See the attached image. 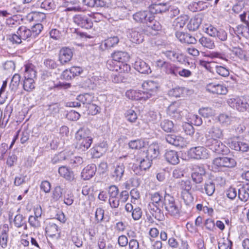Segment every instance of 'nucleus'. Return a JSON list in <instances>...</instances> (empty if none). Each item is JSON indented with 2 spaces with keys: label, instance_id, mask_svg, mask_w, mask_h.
<instances>
[{
  "label": "nucleus",
  "instance_id": "nucleus-1",
  "mask_svg": "<svg viewBox=\"0 0 249 249\" xmlns=\"http://www.w3.org/2000/svg\"><path fill=\"white\" fill-rule=\"evenodd\" d=\"M75 139L76 147L82 151H85L89 148L92 142L90 132L88 128L79 129L75 134Z\"/></svg>",
  "mask_w": 249,
  "mask_h": 249
},
{
  "label": "nucleus",
  "instance_id": "nucleus-2",
  "mask_svg": "<svg viewBox=\"0 0 249 249\" xmlns=\"http://www.w3.org/2000/svg\"><path fill=\"white\" fill-rule=\"evenodd\" d=\"M162 203L163 207L169 214L174 216H178L180 207L173 196L165 193Z\"/></svg>",
  "mask_w": 249,
  "mask_h": 249
},
{
  "label": "nucleus",
  "instance_id": "nucleus-3",
  "mask_svg": "<svg viewBox=\"0 0 249 249\" xmlns=\"http://www.w3.org/2000/svg\"><path fill=\"white\" fill-rule=\"evenodd\" d=\"M144 101L151 98H155L159 90V85L157 82L152 80L145 81L142 85Z\"/></svg>",
  "mask_w": 249,
  "mask_h": 249
},
{
  "label": "nucleus",
  "instance_id": "nucleus-4",
  "mask_svg": "<svg viewBox=\"0 0 249 249\" xmlns=\"http://www.w3.org/2000/svg\"><path fill=\"white\" fill-rule=\"evenodd\" d=\"M124 170L125 166L123 163L116 162L110 167V176L115 181H120L124 176Z\"/></svg>",
  "mask_w": 249,
  "mask_h": 249
},
{
  "label": "nucleus",
  "instance_id": "nucleus-5",
  "mask_svg": "<svg viewBox=\"0 0 249 249\" xmlns=\"http://www.w3.org/2000/svg\"><path fill=\"white\" fill-rule=\"evenodd\" d=\"M213 164L214 167L222 169L223 168H233L236 166V162L233 158L222 157L215 158Z\"/></svg>",
  "mask_w": 249,
  "mask_h": 249
},
{
  "label": "nucleus",
  "instance_id": "nucleus-6",
  "mask_svg": "<svg viewBox=\"0 0 249 249\" xmlns=\"http://www.w3.org/2000/svg\"><path fill=\"white\" fill-rule=\"evenodd\" d=\"M187 155L191 159H206L209 157V153L205 147L197 146L190 148L187 152Z\"/></svg>",
  "mask_w": 249,
  "mask_h": 249
},
{
  "label": "nucleus",
  "instance_id": "nucleus-7",
  "mask_svg": "<svg viewBox=\"0 0 249 249\" xmlns=\"http://www.w3.org/2000/svg\"><path fill=\"white\" fill-rule=\"evenodd\" d=\"M204 31L209 36L216 37L222 41H224L227 39V33L223 29H217L210 25L206 26Z\"/></svg>",
  "mask_w": 249,
  "mask_h": 249
},
{
  "label": "nucleus",
  "instance_id": "nucleus-8",
  "mask_svg": "<svg viewBox=\"0 0 249 249\" xmlns=\"http://www.w3.org/2000/svg\"><path fill=\"white\" fill-rule=\"evenodd\" d=\"M73 22L78 26L85 29L91 28L93 26L91 19L88 15L77 14L73 18Z\"/></svg>",
  "mask_w": 249,
  "mask_h": 249
},
{
  "label": "nucleus",
  "instance_id": "nucleus-9",
  "mask_svg": "<svg viewBox=\"0 0 249 249\" xmlns=\"http://www.w3.org/2000/svg\"><path fill=\"white\" fill-rule=\"evenodd\" d=\"M107 67L110 71H121L124 73H127L130 70V67L126 63H121L114 60H108L107 61Z\"/></svg>",
  "mask_w": 249,
  "mask_h": 249
},
{
  "label": "nucleus",
  "instance_id": "nucleus-10",
  "mask_svg": "<svg viewBox=\"0 0 249 249\" xmlns=\"http://www.w3.org/2000/svg\"><path fill=\"white\" fill-rule=\"evenodd\" d=\"M228 105L232 108H235L240 111H244L248 109L247 101L243 98H231L227 101Z\"/></svg>",
  "mask_w": 249,
  "mask_h": 249
},
{
  "label": "nucleus",
  "instance_id": "nucleus-11",
  "mask_svg": "<svg viewBox=\"0 0 249 249\" xmlns=\"http://www.w3.org/2000/svg\"><path fill=\"white\" fill-rule=\"evenodd\" d=\"M207 146L217 154H226L229 152L228 148L219 140L205 142Z\"/></svg>",
  "mask_w": 249,
  "mask_h": 249
},
{
  "label": "nucleus",
  "instance_id": "nucleus-12",
  "mask_svg": "<svg viewBox=\"0 0 249 249\" xmlns=\"http://www.w3.org/2000/svg\"><path fill=\"white\" fill-rule=\"evenodd\" d=\"M206 89L209 92L218 95H225L228 92V89L225 86L216 82L207 84Z\"/></svg>",
  "mask_w": 249,
  "mask_h": 249
},
{
  "label": "nucleus",
  "instance_id": "nucleus-13",
  "mask_svg": "<svg viewBox=\"0 0 249 249\" xmlns=\"http://www.w3.org/2000/svg\"><path fill=\"white\" fill-rule=\"evenodd\" d=\"M133 19L137 22L148 23V21H152L154 19L153 15L148 11H142L137 12L133 15Z\"/></svg>",
  "mask_w": 249,
  "mask_h": 249
},
{
  "label": "nucleus",
  "instance_id": "nucleus-14",
  "mask_svg": "<svg viewBox=\"0 0 249 249\" xmlns=\"http://www.w3.org/2000/svg\"><path fill=\"white\" fill-rule=\"evenodd\" d=\"M223 137V130L218 126H213L206 134V142L214 141Z\"/></svg>",
  "mask_w": 249,
  "mask_h": 249
},
{
  "label": "nucleus",
  "instance_id": "nucleus-15",
  "mask_svg": "<svg viewBox=\"0 0 249 249\" xmlns=\"http://www.w3.org/2000/svg\"><path fill=\"white\" fill-rule=\"evenodd\" d=\"M152 161L146 156L144 158L138 159L137 161L139 163V167H135L134 172L137 175H141L143 174L144 171L151 167Z\"/></svg>",
  "mask_w": 249,
  "mask_h": 249
},
{
  "label": "nucleus",
  "instance_id": "nucleus-16",
  "mask_svg": "<svg viewBox=\"0 0 249 249\" xmlns=\"http://www.w3.org/2000/svg\"><path fill=\"white\" fill-rule=\"evenodd\" d=\"M228 144L231 149L236 151L246 152L249 149V146L247 143L244 142L237 141L234 138L229 139Z\"/></svg>",
  "mask_w": 249,
  "mask_h": 249
},
{
  "label": "nucleus",
  "instance_id": "nucleus-17",
  "mask_svg": "<svg viewBox=\"0 0 249 249\" xmlns=\"http://www.w3.org/2000/svg\"><path fill=\"white\" fill-rule=\"evenodd\" d=\"M141 31V29L140 28H135L128 30L127 36L130 38L131 41L137 44L142 42L143 38Z\"/></svg>",
  "mask_w": 249,
  "mask_h": 249
},
{
  "label": "nucleus",
  "instance_id": "nucleus-18",
  "mask_svg": "<svg viewBox=\"0 0 249 249\" xmlns=\"http://www.w3.org/2000/svg\"><path fill=\"white\" fill-rule=\"evenodd\" d=\"M73 54L71 49L67 47H63L59 51V61L62 65L67 64L71 60Z\"/></svg>",
  "mask_w": 249,
  "mask_h": 249
},
{
  "label": "nucleus",
  "instance_id": "nucleus-19",
  "mask_svg": "<svg viewBox=\"0 0 249 249\" xmlns=\"http://www.w3.org/2000/svg\"><path fill=\"white\" fill-rule=\"evenodd\" d=\"M182 107H180L178 102H174L171 104L168 108V113L172 118L179 119L181 117Z\"/></svg>",
  "mask_w": 249,
  "mask_h": 249
},
{
  "label": "nucleus",
  "instance_id": "nucleus-20",
  "mask_svg": "<svg viewBox=\"0 0 249 249\" xmlns=\"http://www.w3.org/2000/svg\"><path fill=\"white\" fill-rule=\"evenodd\" d=\"M218 120L220 123L224 126L232 124L239 121L238 119L232 116L231 114L226 113L220 114L218 117Z\"/></svg>",
  "mask_w": 249,
  "mask_h": 249
},
{
  "label": "nucleus",
  "instance_id": "nucleus-21",
  "mask_svg": "<svg viewBox=\"0 0 249 249\" xmlns=\"http://www.w3.org/2000/svg\"><path fill=\"white\" fill-rule=\"evenodd\" d=\"M117 36L109 37L103 41L100 45V49L103 51L110 49L115 47L119 42Z\"/></svg>",
  "mask_w": 249,
  "mask_h": 249
},
{
  "label": "nucleus",
  "instance_id": "nucleus-22",
  "mask_svg": "<svg viewBox=\"0 0 249 249\" xmlns=\"http://www.w3.org/2000/svg\"><path fill=\"white\" fill-rule=\"evenodd\" d=\"M176 36L178 40L183 43L195 44L196 42V39L188 33L177 32Z\"/></svg>",
  "mask_w": 249,
  "mask_h": 249
},
{
  "label": "nucleus",
  "instance_id": "nucleus-23",
  "mask_svg": "<svg viewBox=\"0 0 249 249\" xmlns=\"http://www.w3.org/2000/svg\"><path fill=\"white\" fill-rule=\"evenodd\" d=\"M134 68L142 73L148 74L151 72L150 66L146 62L140 59H138L135 61Z\"/></svg>",
  "mask_w": 249,
  "mask_h": 249
},
{
  "label": "nucleus",
  "instance_id": "nucleus-24",
  "mask_svg": "<svg viewBox=\"0 0 249 249\" xmlns=\"http://www.w3.org/2000/svg\"><path fill=\"white\" fill-rule=\"evenodd\" d=\"M97 168L95 164L88 165L85 167L81 173V176L84 180H88L95 174Z\"/></svg>",
  "mask_w": 249,
  "mask_h": 249
},
{
  "label": "nucleus",
  "instance_id": "nucleus-25",
  "mask_svg": "<svg viewBox=\"0 0 249 249\" xmlns=\"http://www.w3.org/2000/svg\"><path fill=\"white\" fill-rule=\"evenodd\" d=\"M159 145L156 143H153L148 146L145 156L152 160L159 156Z\"/></svg>",
  "mask_w": 249,
  "mask_h": 249
},
{
  "label": "nucleus",
  "instance_id": "nucleus-26",
  "mask_svg": "<svg viewBox=\"0 0 249 249\" xmlns=\"http://www.w3.org/2000/svg\"><path fill=\"white\" fill-rule=\"evenodd\" d=\"M9 227L7 224H4L0 233V246L3 249L7 247L8 240Z\"/></svg>",
  "mask_w": 249,
  "mask_h": 249
},
{
  "label": "nucleus",
  "instance_id": "nucleus-27",
  "mask_svg": "<svg viewBox=\"0 0 249 249\" xmlns=\"http://www.w3.org/2000/svg\"><path fill=\"white\" fill-rule=\"evenodd\" d=\"M165 139L167 142L176 146H182L184 144L183 138L179 136L168 134L166 136Z\"/></svg>",
  "mask_w": 249,
  "mask_h": 249
},
{
  "label": "nucleus",
  "instance_id": "nucleus-28",
  "mask_svg": "<svg viewBox=\"0 0 249 249\" xmlns=\"http://www.w3.org/2000/svg\"><path fill=\"white\" fill-rule=\"evenodd\" d=\"M111 57L114 60L121 63H126L129 59V54L125 52L117 51L111 54Z\"/></svg>",
  "mask_w": 249,
  "mask_h": 249
},
{
  "label": "nucleus",
  "instance_id": "nucleus-29",
  "mask_svg": "<svg viewBox=\"0 0 249 249\" xmlns=\"http://www.w3.org/2000/svg\"><path fill=\"white\" fill-rule=\"evenodd\" d=\"M165 55L172 61H178L182 63L185 61L184 56L181 53H177L172 51H168L164 53Z\"/></svg>",
  "mask_w": 249,
  "mask_h": 249
},
{
  "label": "nucleus",
  "instance_id": "nucleus-30",
  "mask_svg": "<svg viewBox=\"0 0 249 249\" xmlns=\"http://www.w3.org/2000/svg\"><path fill=\"white\" fill-rule=\"evenodd\" d=\"M58 173L60 176L69 181H72L74 178V176L72 171L65 166L59 168Z\"/></svg>",
  "mask_w": 249,
  "mask_h": 249
},
{
  "label": "nucleus",
  "instance_id": "nucleus-31",
  "mask_svg": "<svg viewBox=\"0 0 249 249\" xmlns=\"http://www.w3.org/2000/svg\"><path fill=\"white\" fill-rule=\"evenodd\" d=\"M126 96L131 100H143L144 96L142 90L130 89L126 91Z\"/></svg>",
  "mask_w": 249,
  "mask_h": 249
},
{
  "label": "nucleus",
  "instance_id": "nucleus-32",
  "mask_svg": "<svg viewBox=\"0 0 249 249\" xmlns=\"http://www.w3.org/2000/svg\"><path fill=\"white\" fill-rule=\"evenodd\" d=\"M165 157L168 162L174 165L178 164L179 161L177 152L174 150L167 151Z\"/></svg>",
  "mask_w": 249,
  "mask_h": 249
},
{
  "label": "nucleus",
  "instance_id": "nucleus-33",
  "mask_svg": "<svg viewBox=\"0 0 249 249\" xmlns=\"http://www.w3.org/2000/svg\"><path fill=\"white\" fill-rule=\"evenodd\" d=\"M65 5L67 7V11L79 12L82 11V8L79 4V1L77 0H67Z\"/></svg>",
  "mask_w": 249,
  "mask_h": 249
},
{
  "label": "nucleus",
  "instance_id": "nucleus-34",
  "mask_svg": "<svg viewBox=\"0 0 249 249\" xmlns=\"http://www.w3.org/2000/svg\"><path fill=\"white\" fill-rule=\"evenodd\" d=\"M17 33L18 34L22 40H25L33 38L30 29L24 26L19 27Z\"/></svg>",
  "mask_w": 249,
  "mask_h": 249
},
{
  "label": "nucleus",
  "instance_id": "nucleus-35",
  "mask_svg": "<svg viewBox=\"0 0 249 249\" xmlns=\"http://www.w3.org/2000/svg\"><path fill=\"white\" fill-rule=\"evenodd\" d=\"M45 231L48 235L53 236L58 233V227L55 223L49 222L46 224Z\"/></svg>",
  "mask_w": 249,
  "mask_h": 249
},
{
  "label": "nucleus",
  "instance_id": "nucleus-36",
  "mask_svg": "<svg viewBox=\"0 0 249 249\" xmlns=\"http://www.w3.org/2000/svg\"><path fill=\"white\" fill-rule=\"evenodd\" d=\"M36 73L35 66L33 64H28L25 65L24 78L35 79L36 77Z\"/></svg>",
  "mask_w": 249,
  "mask_h": 249
},
{
  "label": "nucleus",
  "instance_id": "nucleus-37",
  "mask_svg": "<svg viewBox=\"0 0 249 249\" xmlns=\"http://www.w3.org/2000/svg\"><path fill=\"white\" fill-rule=\"evenodd\" d=\"M93 98V97L91 95L85 93L78 95L76 99L80 102V104H82L85 105L86 107H87L89 104L92 102Z\"/></svg>",
  "mask_w": 249,
  "mask_h": 249
},
{
  "label": "nucleus",
  "instance_id": "nucleus-38",
  "mask_svg": "<svg viewBox=\"0 0 249 249\" xmlns=\"http://www.w3.org/2000/svg\"><path fill=\"white\" fill-rule=\"evenodd\" d=\"M23 89L27 92H31L35 88V82L34 79L32 78H24L23 83Z\"/></svg>",
  "mask_w": 249,
  "mask_h": 249
},
{
  "label": "nucleus",
  "instance_id": "nucleus-39",
  "mask_svg": "<svg viewBox=\"0 0 249 249\" xmlns=\"http://www.w3.org/2000/svg\"><path fill=\"white\" fill-rule=\"evenodd\" d=\"M201 23V18L195 17L190 19L187 24V28L190 31H194L196 30Z\"/></svg>",
  "mask_w": 249,
  "mask_h": 249
},
{
  "label": "nucleus",
  "instance_id": "nucleus-40",
  "mask_svg": "<svg viewBox=\"0 0 249 249\" xmlns=\"http://www.w3.org/2000/svg\"><path fill=\"white\" fill-rule=\"evenodd\" d=\"M167 10L165 4L160 3L151 5L150 7L149 12L153 15L154 14L164 12Z\"/></svg>",
  "mask_w": 249,
  "mask_h": 249
},
{
  "label": "nucleus",
  "instance_id": "nucleus-41",
  "mask_svg": "<svg viewBox=\"0 0 249 249\" xmlns=\"http://www.w3.org/2000/svg\"><path fill=\"white\" fill-rule=\"evenodd\" d=\"M199 42L203 47L209 49H213L215 47L213 41L210 38L203 36L199 39Z\"/></svg>",
  "mask_w": 249,
  "mask_h": 249
},
{
  "label": "nucleus",
  "instance_id": "nucleus-42",
  "mask_svg": "<svg viewBox=\"0 0 249 249\" xmlns=\"http://www.w3.org/2000/svg\"><path fill=\"white\" fill-rule=\"evenodd\" d=\"M178 68L179 67L176 65L169 62L164 72L167 74L171 75L173 76L178 77Z\"/></svg>",
  "mask_w": 249,
  "mask_h": 249
},
{
  "label": "nucleus",
  "instance_id": "nucleus-43",
  "mask_svg": "<svg viewBox=\"0 0 249 249\" xmlns=\"http://www.w3.org/2000/svg\"><path fill=\"white\" fill-rule=\"evenodd\" d=\"M188 8L192 12H196L203 10L205 8V5L202 1H193L188 5Z\"/></svg>",
  "mask_w": 249,
  "mask_h": 249
},
{
  "label": "nucleus",
  "instance_id": "nucleus-44",
  "mask_svg": "<svg viewBox=\"0 0 249 249\" xmlns=\"http://www.w3.org/2000/svg\"><path fill=\"white\" fill-rule=\"evenodd\" d=\"M125 73L121 71H116L111 74V80L113 82L119 83L124 82L125 78Z\"/></svg>",
  "mask_w": 249,
  "mask_h": 249
},
{
  "label": "nucleus",
  "instance_id": "nucleus-45",
  "mask_svg": "<svg viewBox=\"0 0 249 249\" xmlns=\"http://www.w3.org/2000/svg\"><path fill=\"white\" fill-rule=\"evenodd\" d=\"M20 81V76L18 74H15L13 76L10 84L9 86V88L12 91H16L19 84Z\"/></svg>",
  "mask_w": 249,
  "mask_h": 249
},
{
  "label": "nucleus",
  "instance_id": "nucleus-46",
  "mask_svg": "<svg viewBox=\"0 0 249 249\" xmlns=\"http://www.w3.org/2000/svg\"><path fill=\"white\" fill-rule=\"evenodd\" d=\"M145 143L143 140L138 139L131 141L128 143L129 147L133 149H139L145 146Z\"/></svg>",
  "mask_w": 249,
  "mask_h": 249
},
{
  "label": "nucleus",
  "instance_id": "nucleus-47",
  "mask_svg": "<svg viewBox=\"0 0 249 249\" xmlns=\"http://www.w3.org/2000/svg\"><path fill=\"white\" fill-rule=\"evenodd\" d=\"M36 6H40L42 9H44L46 10H49L53 9L54 7V3L51 0H45L42 2L38 1L36 3Z\"/></svg>",
  "mask_w": 249,
  "mask_h": 249
},
{
  "label": "nucleus",
  "instance_id": "nucleus-48",
  "mask_svg": "<svg viewBox=\"0 0 249 249\" xmlns=\"http://www.w3.org/2000/svg\"><path fill=\"white\" fill-rule=\"evenodd\" d=\"M208 56L212 58H219L220 59L225 60L226 61H228V56L226 53L223 52H210V53L208 55Z\"/></svg>",
  "mask_w": 249,
  "mask_h": 249
},
{
  "label": "nucleus",
  "instance_id": "nucleus-49",
  "mask_svg": "<svg viewBox=\"0 0 249 249\" xmlns=\"http://www.w3.org/2000/svg\"><path fill=\"white\" fill-rule=\"evenodd\" d=\"M40 219L41 218L30 215L28 218V222L32 227L35 229H38L41 226Z\"/></svg>",
  "mask_w": 249,
  "mask_h": 249
},
{
  "label": "nucleus",
  "instance_id": "nucleus-50",
  "mask_svg": "<svg viewBox=\"0 0 249 249\" xmlns=\"http://www.w3.org/2000/svg\"><path fill=\"white\" fill-rule=\"evenodd\" d=\"M71 240L73 244L78 248L81 247L83 245L82 239L75 231H71Z\"/></svg>",
  "mask_w": 249,
  "mask_h": 249
},
{
  "label": "nucleus",
  "instance_id": "nucleus-51",
  "mask_svg": "<svg viewBox=\"0 0 249 249\" xmlns=\"http://www.w3.org/2000/svg\"><path fill=\"white\" fill-rule=\"evenodd\" d=\"M181 197L187 205L191 204L194 201V197L190 191H181Z\"/></svg>",
  "mask_w": 249,
  "mask_h": 249
},
{
  "label": "nucleus",
  "instance_id": "nucleus-52",
  "mask_svg": "<svg viewBox=\"0 0 249 249\" xmlns=\"http://www.w3.org/2000/svg\"><path fill=\"white\" fill-rule=\"evenodd\" d=\"M199 114L204 117L208 118L213 116L215 111L211 107H202L199 110Z\"/></svg>",
  "mask_w": 249,
  "mask_h": 249
},
{
  "label": "nucleus",
  "instance_id": "nucleus-53",
  "mask_svg": "<svg viewBox=\"0 0 249 249\" xmlns=\"http://www.w3.org/2000/svg\"><path fill=\"white\" fill-rule=\"evenodd\" d=\"M216 72L219 75L223 77H227L229 75V70L226 67L216 65L215 67Z\"/></svg>",
  "mask_w": 249,
  "mask_h": 249
},
{
  "label": "nucleus",
  "instance_id": "nucleus-54",
  "mask_svg": "<svg viewBox=\"0 0 249 249\" xmlns=\"http://www.w3.org/2000/svg\"><path fill=\"white\" fill-rule=\"evenodd\" d=\"M178 187L182 191H190L192 188L191 182L189 180L179 181L178 183Z\"/></svg>",
  "mask_w": 249,
  "mask_h": 249
},
{
  "label": "nucleus",
  "instance_id": "nucleus-55",
  "mask_svg": "<svg viewBox=\"0 0 249 249\" xmlns=\"http://www.w3.org/2000/svg\"><path fill=\"white\" fill-rule=\"evenodd\" d=\"M232 242L228 239L223 238L218 242L219 249H231Z\"/></svg>",
  "mask_w": 249,
  "mask_h": 249
},
{
  "label": "nucleus",
  "instance_id": "nucleus-56",
  "mask_svg": "<svg viewBox=\"0 0 249 249\" xmlns=\"http://www.w3.org/2000/svg\"><path fill=\"white\" fill-rule=\"evenodd\" d=\"M125 117L128 121L131 123L135 122L138 118L137 113L132 109H128L126 111Z\"/></svg>",
  "mask_w": 249,
  "mask_h": 249
},
{
  "label": "nucleus",
  "instance_id": "nucleus-57",
  "mask_svg": "<svg viewBox=\"0 0 249 249\" xmlns=\"http://www.w3.org/2000/svg\"><path fill=\"white\" fill-rule=\"evenodd\" d=\"M160 126L161 128L165 132H171L174 127L173 123L168 120H165L163 121L161 124Z\"/></svg>",
  "mask_w": 249,
  "mask_h": 249
},
{
  "label": "nucleus",
  "instance_id": "nucleus-58",
  "mask_svg": "<svg viewBox=\"0 0 249 249\" xmlns=\"http://www.w3.org/2000/svg\"><path fill=\"white\" fill-rule=\"evenodd\" d=\"M14 223L16 227L20 228L25 224V218L22 215L17 214L14 218Z\"/></svg>",
  "mask_w": 249,
  "mask_h": 249
},
{
  "label": "nucleus",
  "instance_id": "nucleus-59",
  "mask_svg": "<svg viewBox=\"0 0 249 249\" xmlns=\"http://www.w3.org/2000/svg\"><path fill=\"white\" fill-rule=\"evenodd\" d=\"M204 189L206 193L209 196H211L214 192L215 184L212 182H206L204 185Z\"/></svg>",
  "mask_w": 249,
  "mask_h": 249
},
{
  "label": "nucleus",
  "instance_id": "nucleus-60",
  "mask_svg": "<svg viewBox=\"0 0 249 249\" xmlns=\"http://www.w3.org/2000/svg\"><path fill=\"white\" fill-rule=\"evenodd\" d=\"M169 62L163 59H159L155 61V65L156 68L165 72Z\"/></svg>",
  "mask_w": 249,
  "mask_h": 249
},
{
  "label": "nucleus",
  "instance_id": "nucleus-61",
  "mask_svg": "<svg viewBox=\"0 0 249 249\" xmlns=\"http://www.w3.org/2000/svg\"><path fill=\"white\" fill-rule=\"evenodd\" d=\"M43 29V26L41 24L37 23L32 27L30 32L33 38L36 37L37 35L39 34Z\"/></svg>",
  "mask_w": 249,
  "mask_h": 249
},
{
  "label": "nucleus",
  "instance_id": "nucleus-62",
  "mask_svg": "<svg viewBox=\"0 0 249 249\" xmlns=\"http://www.w3.org/2000/svg\"><path fill=\"white\" fill-rule=\"evenodd\" d=\"M147 25V30H150L152 29L156 31H159L161 29V25L160 23L156 20H154V19L152 21H148Z\"/></svg>",
  "mask_w": 249,
  "mask_h": 249
},
{
  "label": "nucleus",
  "instance_id": "nucleus-63",
  "mask_svg": "<svg viewBox=\"0 0 249 249\" xmlns=\"http://www.w3.org/2000/svg\"><path fill=\"white\" fill-rule=\"evenodd\" d=\"M238 197L242 201H247L249 198V193L243 187L238 189Z\"/></svg>",
  "mask_w": 249,
  "mask_h": 249
},
{
  "label": "nucleus",
  "instance_id": "nucleus-64",
  "mask_svg": "<svg viewBox=\"0 0 249 249\" xmlns=\"http://www.w3.org/2000/svg\"><path fill=\"white\" fill-rule=\"evenodd\" d=\"M188 19L186 16L180 17L176 19V26L177 28H183L187 22Z\"/></svg>",
  "mask_w": 249,
  "mask_h": 249
}]
</instances>
